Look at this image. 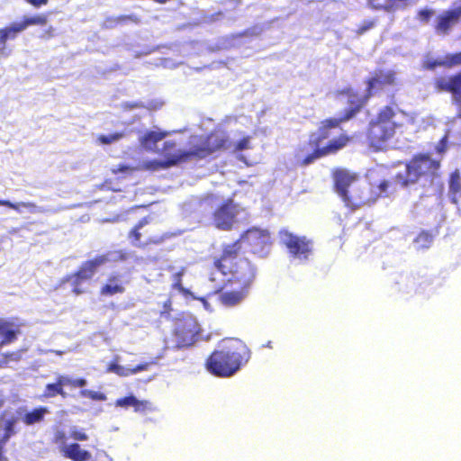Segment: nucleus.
I'll list each match as a JSON object with an SVG mask.
<instances>
[{
  "label": "nucleus",
  "mask_w": 461,
  "mask_h": 461,
  "mask_svg": "<svg viewBox=\"0 0 461 461\" xmlns=\"http://www.w3.org/2000/svg\"><path fill=\"white\" fill-rule=\"evenodd\" d=\"M357 115V113L348 105V108L345 109L339 117H330L322 120L318 128V132L312 133L309 136L307 146L312 149V152L304 154L305 146L299 147L296 149L295 158L298 164L302 167H306L319 158L336 154L344 149L351 141V137L346 133H341L331 139L324 146L321 144L324 140L330 137L331 129L340 127L342 123L352 120Z\"/></svg>",
  "instance_id": "obj_1"
},
{
  "label": "nucleus",
  "mask_w": 461,
  "mask_h": 461,
  "mask_svg": "<svg viewBox=\"0 0 461 461\" xmlns=\"http://www.w3.org/2000/svg\"><path fill=\"white\" fill-rule=\"evenodd\" d=\"M235 250L230 248L226 250L223 258H217L213 261L214 267L223 276H228L229 282L239 285L238 290L223 292L219 296L220 303L227 307L239 304L247 295L249 288L256 277V267L249 260H241L240 265L230 263V258Z\"/></svg>",
  "instance_id": "obj_2"
},
{
  "label": "nucleus",
  "mask_w": 461,
  "mask_h": 461,
  "mask_svg": "<svg viewBox=\"0 0 461 461\" xmlns=\"http://www.w3.org/2000/svg\"><path fill=\"white\" fill-rule=\"evenodd\" d=\"M251 357V350L239 339H230L218 349L213 350L205 360L206 370L217 377L234 375Z\"/></svg>",
  "instance_id": "obj_3"
},
{
  "label": "nucleus",
  "mask_w": 461,
  "mask_h": 461,
  "mask_svg": "<svg viewBox=\"0 0 461 461\" xmlns=\"http://www.w3.org/2000/svg\"><path fill=\"white\" fill-rule=\"evenodd\" d=\"M408 113L396 104H386L380 108L372 119L366 131L368 146L375 151L386 149L396 133L403 127L399 117H407Z\"/></svg>",
  "instance_id": "obj_4"
},
{
  "label": "nucleus",
  "mask_w": 461,
  "mask_h": 461,
  "mask_svg": "<svg viewBox=\"0 0 461 461\" xmlns=\"http://www.w3.org/2000/svg\"><path fill=\"white\" fill-rule=\"evenodd\" d=\"M230 139L223 134H211L204 143L195 146L191 150L177 149V143L174 140L164 141L159 155L168 167L187 162L193 158H205L213 152L230 148Z\"/></svg>",
  "instance_id": "obj_5"
},
{
  "label": "nucleus",
  "mask_w": 461,
  "mask_h": 461,
  "mask_svg": "<svg viewBox=\"0 0 461 461\" xmlns=\"http://www.w3.org/2000/svg\"><path fill=\"white\" fill-rule=\"evenodd\" d=\"M332 178L335 192L345 206L351 211H357L375 203V196L369 195V184L361 181L357 174L339 168L333 172Z\"/></svg>",
  "instance_id": "obj_6"
},
{
  "label": "nucleus",
  "mask_w": 461,
  "mask_h": 461,
  "mask_svg": "<svg viewBox=\"0 0 461 461\" xmlns=\"http://www.w3.org/2000/svg\"><path fill=\"white\" fill-rule=\"evenodd\" d=\"M245 244L248 251L258 258H267L271 251L273 246V239L270 231L267 229L259 227H250L244 230L240 238L230 244L223 245L221 254L219 258H223L226 250L232 248L235 250V255L230 259L233 265H240L241 260H249L245 258H240L239 254L241 249L240 244Z\"/></svg>",
  "instance_id": "obj_7"
},
{
  "label": "nucleus",
  "mask_w": 461,
  "mask_h": 461,
  "mask_svg": "<svg viewBox=\"0 0 461 461\" xmlns=\"http://www.w3.org/2000/svg\"><path fill=\"white\" fill-rule=\"evenodd\" d=\"M366 91L364 95H360L357 90L352 87H345L337 90L336 96H346L347 104L349 105L357 114L366 106L368 100L377 92L393 86L396 83V73L392 69H375L366 81Z\"/></svg>",
  "instance_id": "obj_8"
},
{
  "label": "nucleus",
  "mask_w": 461,
  "mask_h": 461,
  "mask_svg": "<svg viewBox=\"0 0 461 461\" xmlns=\"http://www.w3.org/2000/svg\"><path fill=\"white\" fill-rule=\"evenodd\" d=\"M440 167V162L433 159L428 154L414 156L406 163L405 173L395 175V182L401 187L415 184L422 176H435Z\"/></svg>",
  "instance_id": "obj_9"
},
{
  "label": "nucleus",
  "mask_w": 461,
  "mask_h": 461,
  "mask_svg": "<svg viewBox=\"0 0 461 461\" xmlns=\"http://www.w3.org/2000/svg\"><path fill=\"white\" fill-rule=\"evenodd\" d=\"M149 222V217H143L129 230L127 238L132 247L145 249L151 246H158L173 236L169 232L151 233L148 229H145Z\"/></svg>",
  "instance_id": "obj_10"
},
{
  "label": "nucleus",
  "mask_w": 461,
  "mask_h": 461,
  "mask_svg": "<svg viewBox=\"0 0 461 461\" xmlns=\"http://www.w3.org/2000/svg\"><path fill=\"white\" fill-rule=\"evenodd\" d=\"M48 23L46 14H35L24 16L22 21L13 23L0 29V57L7 58L11 54V49L7 46L8 40H14L19 32H23L29 26H44Z\"/></svg>",
  "instance_id": "obj_11"
},
{
  "label": "nucleus",
  "mask_w": 461,
  "mask_h": 461,
  "mask_svg": "<svg viewBox=\"0 0 461 461\" xmlns=\"http://www.w3.org/2000/svg\"><path fill=\"white\" fill-rule=\"evenodd\" d=\"M238 213V204L232 198H228L213 211V224L219 230H230L236 222Z\"/></svg>",
  "instance_id": "obj_12"
},
{
  "label": "nucleus",
  "mask_w": 461,
  "mask_h": 461,
  "mask_svg": "<svg viewBox=\"0 0 461 461\" xmlns=\"http://www.w3.org/2000/svg\"><path fill=\"white\" fill-rule=\"evenodd\" d=\"M282 242L289 254L300 259H308L312 252V243L305 236H297L287 230L282 232Z\"/></svg>",
  "instance_id": "obj_13"
},
{
  "label": "nucleus",
  "mask_w": 461,
  "mask_h": 461,
  "mask_svg": "<svg viewBox=\"0 0 461 461\" xmlns=\"http://www.w3.org/2000/svg\"><path fill=\"white\" fill-rule=\"evenodd\" d=\"M432 85L436 92L451 93L457 103L461 102V69L451 75L436 77Z\"/></svg>",
  "instance_id": "obj_14"
},
{
  "label": "nucleus",
  "mask_w": 461,
  "mask_h": 461,
  "mask_svg": "<svg viewBox=\"0 0 461 461\" xmlns=\"http://www.w3.org/2000/svg\"><path fill=\"white\" fill-rule=\"evenodd\" d=\"M23 326L18 318H0V348L16 341Z\"/></svg>",
  "instance_id": "obj_15"
},
{
  "label": "nucleus",
  "mask_w": 461,
  "mask_h": 461,
  "mask_svg": "<svg viewBox=\"0 0 461 461\" xmlns=\"http://www.w3.org/2000/svg\"><path fill=\"white\" fill-rule=\"evenodd\" d=\"M175 335L178 348H188L198 339L199 329L195 322L184 321L178 324Z\"/></svg>",
  "instance_id": "obj_16"
},
{
  "label": "nucleus",
  "mask_w": 461,
  "mask_h": 461,
  "mask_svg": "<svg viewBox=\"0 0 461 461\" xmlns=\"http://www.w3.org/2000/svg\"><path fill=\"white\" fill-rule=\"evenodd\" d=\"M461 18V6L444 11L436 18L434 26L435 32L440 35H447L451 28L456 25Z\"/></svg>",
  "instance_id": "obj_17"
},
{
  "label": "nucleus",
  "mask_w": 461,
  "mask_h": 461,
  "mask_svg": "<svg viewBox=\"0 0 461 461\" xmlns=\"http://www.w3.org/2000/svg\"><path fill=\"white\" fill-rule=\"evenodd\" d=\"M108 260L107 255H98L92 259L83 262L75 274L85 281L91 280L98 267L105 264Z\"/></svg>",
  "instance_id": "obj_18"
},
{
  "label": "nucleus",
  "mask_w": 461,
  "mask_h": 461,
  "mask_svg": "<svg viewBox=\"0 0 461 461\" xmlns=\"http://www.w3.org/2000/svg\"><path fill=\"white\" fill-rule=\"evenodd\" d=\"M125 292L122 276L118 274H112L108 276L106 283L100 288V294L103 296H112Z\"/></svg>",
  "instance_id": "obj_19"
},
{
  "label": "nucleus",
  "mask_w": 461,
  "mask_h": 461,
  "mask_svg": "<svg viewBox=\"0 0 461 461\" xmlns=\"http://www.w3.org/2000/svg\"><path fill=\"white\" fill-rule=\"evenodd\" d=\"M139 23L140 18L136 14H121L106 17L104 21L103 27L112 30L128 24H138Z\"/></svg>",
  "instance_id": "obj_20"
},
{
  "label": "nucleus",
  "mask_w": 461,
  "mask_h": 461,
  "mask_svg": "<svg viewBox=\"0 0 461 461\" xmlns=\"http://www.w3.org/2000/svg\"><path fill=\"white\" fill-rule=\"evenodd\" d=\"M66 385V375H59L55 383L46 384L42 397L49 399L60 395L62 398H66L67 393L64 391Z\"/></svg>",
  "instance_id": "obj_21"
},
{
  "label": "nucleus",
  "mask_w": 461,
  "mask_h": 461,
  "mask_svg": "<svg viewBox=\"0 0 461 461\" xmlns=\"http://www.w3.org/2000/svg\"><path fill=\"white\" fill-rule=\"evenodd\" d=\"M64 456L71 459L72 461H88L92 458L89 451L84 450L80 447L78 443H72L63 447Z\"/></svg>",
  "instance_id": "obj_22"
},
{
  "label": "nucleus",
  "mask_w": 461,
  "mask_h": 461,
  "mask_svg": "<svg viewBox=\"0 0 461 461\" xmlns=\"http://www.w3.org/2000/svg\"><path fill=\"white\" fill-rule=\"evenodd\" d=\"M399 185L395 182V176L393 180H382L377 185L375 190H372L369 187L368 193L370 196H375V202L381 197H386L391 193L395 191L394 186Z\"/></svg>",
  "instance_id": "obj_23"
},
{
  "label": "nucleus",
  "mask_w": 461,
  "mask_h": 461,
  "mask_svg": "<svg viewBox=\"0 0 461 461\" xmlns=\"http://www.w3.org/2000/svg\"><path fill=\"white\" fill-rule=\"evenodd\" d=\"M149 363H141L132 368H129L120 366L117 363H111L107 367V371L113 372L120 376H129L139 372L145 371L149 368Z\"/></svg>",
  "instance_id": "obj_24"
},
{
  "label": "nucleus",
  "mask_w": 461,
  "mask_h": 461,
  "mask_svg": "<svg viewBox=\"0 0 461 461\" xmlns=\"http://www.w3.org/2000/svg\"><path fill=\"white\" fill-rule=\"evenodd\" d=\"M48 412H49V410L47 407L41 406V407L33 409L31 411L26 412L23 416L22 420L27 426H31L35 423H40L44 420V416Z\"/></svg>",
  "instance_id": "obj_25"
},
{
  "label": "nucleus",
  "mask_w": 461,
  "mask_h": 461,
  "mask_svg": "<svg viewBox=\"0 0 461 461\" xmlns=\"http://www.w3.org/2000/svg\"><path fill=\"white\" fill-rule=\"evenodd\" d=\"M84 282V279L79 278L78 276H76L75 273H72L63 276L59 281V285L70 283L73 294L79 295L86 292V289L83 287Z\"/></svg>",
  "instance_id": "obj_26"
},
{
  "label": "nucleus",
  "mask_w": 461,
  "mask_h": 461,
  "mask_svg": "<svg viewBox=\"0 0 461 461\" xmlns=\"http://www.w3.org/2000/svg\"><path fill=\"white\" fill-rule=\"evenodd\" d=\"M25 348H20L14 351L5 352L0 355V368H7L11 363H18L23 357Z\"/></svg>",
  "instance_id": "obj_27"
},
{
  "label": "nucleus",
  "mask_w": 461,
  "mask_h": 461,
  "mask_svg": "<svg viewBox=\"0 0 461 461\" xmlns=\"http://www.w3.org/2000/svg\"><path fill=\"white\" fill-rule=\"evenodd\" d=\"M449 193L453 196L452 201L456 203V195L461 194V176L457 170L454 171L449 177Z\"/></svg>",
  "instance_id": "obj_28"
},
{
  "label": "nucleus",
  "mask_w": 461,
  "mask_h": 461,
  "mask_svg": "<svg viewBox=\"0 0 461 461\" xmlns=\"http://www.w3.org/2000/svg\"><path fill=\"white\" fill-rule=\"evenodd\" d=\"M168 168L167 165L165 164L163 159L158 160V159H152L144 161L137 166V171L140 170H149V171H156L159 169Z\"/></svg>",
  "instance_id": "obj_29"
},
{
  "label": "nucleus",
  "mask_w": 461,
  "mask_h": 461,
  "mask_svg": "<svg viewBox=\"0 0 461 461\" xmlns=\"http://www.w3.org/2000/svg\"><path fill=\"white\" fill-rule=\"evenodd\" d=\"M0 205H4V206H6L10 209H13L16 212H20L22 208H26L28 209L29 211L31 212H34L37 208L36 204L34 203H31V202H21V203H12L8 200H1L0 199Z\"/></svg>",
  "instance_id": "obj_30"
},
{
  "label": "nucleus",
  "mask_w": 461,
  "mask_h": 461,
  "mask_svg": "<svg viewBox=\"0 0 461 461\" xmlns=\"http://www.w3.org/2000/svg\"><path fill=\"white\" fill-rule=\"evenodd\" d=\"M185 275V268L182 267L180 270L173 273L172 275V285L171 288L174 290H177L183 294H186L188 293V290L185 289L182 285V278Z\"/></svg>",
  "instance_id": "obj_31"
},
{
  "label": "nucleus",
  "mask_w": 461,
  "mask_h": 461,
  "mask_svg": "<svg viewBox=\"0 0 461 461\" xmlns=\"http://www.w3.org/2000/svg\"><path fill=\"white\" fill-rule=\"evenodd\" d=\"M433 237L429 231L422 230L414 239V243L419 249H427L430 246Z\"/></svg>",
  "instance_id": "obj_32"
},
{
  "label": "nucleus",
  "mask_w": 461,
  "mask_h": 461,
  "mask_svg": "<svg viewBox=\"0 0 461 461\" xmlns=\"http://www.w3.org/2000/svg\"><path fill=\"white\" fill-rule=\"evenodd\" d=\"M165 137V132L150 131L145 133V135L141 138V143L147 146L150 144H156Z\"/></svg>",
  "instance_id": "obj_33"
},
{
  "label": "nucleus",
  "mask_w": 461,
  "mask_h": 461,
  "mask_svg": "<svg viewBox=\"0 0 461 461\" xmlns=\"http://www.w3.org/2000/svg\"><path fill=\"white\" fill-rule=\"evenodd\" d=\"M445 68H452L461 66V51L448 53L444 56Z\"/></svg>",
  "instance_id": "obj_34"
},
{
  "label": "nucleus",
  "mask_w": 461,
  "mask_h": 461,
  "mask_svg": "<svg viewBox=\"0 0 461 461\" xmlns=\"http://www.w3.org/2000/svg\"><path fill=\"white\" fill-rule=\"evenodd\" d=\"M123 137L124 133L122 131H116L108 135H98L97 141L103 145H109L122 139Z\"/></svg>",
  "instance_id": "obj_35"
},
{
  "label": "nucleus",
  "mask_w": 461,
  "mask_h": 461,
  "mask_svg": "<svg viewBox=\"0 0 461 461\" xmlns=\"http://www.w3.org/2000/svg\"><path fill=\"white\" fill-rule=\"evenodd\" d=\"M81 397L88 398L92 401H105L106 395L104 393L83 389L79 392Z\"/></svg>",
  "instance_id": "obj_36"
},
{
  "label": "nucleus",
  "mask_w": 461,
  "mask_h": 461,
  "mask_svg": "<svg viewBox=\"0 0 461 461\" xmlns=\"http://www.w3.org/2000/svg\"><path fill=\"white\" fill-rule=\"evenodd\" d=\"M137 171V166L131 167L125 164H120L111 168V172L113 175H119V174H131L133 172Z\"/></svg>",
  "instance_id": "obj_37"
},
{
  "label": "nucleus",
  "mask_w": 461,
  "mask_h": 461,
  "mask_svg": "<svg viewBox=\"0 0 461 461\" xmlns=\"http://www.w3.org/2000/svg\"><path fill=\"white\" fill-rule=\"evenodd\" d=\"M249 149H251L250 137L246 136L234 144L232 150L233 152H240Z\"/></svg>",
  "instance_id": "obj_38"
},
{
  "label": "nucleus",
  "mask_w": 461,
  "mask_h": 461,
  "mask_svg": "<svg viewBox=\"0 0 461 461\" xmlns=\"http://www.w3.org/2000/svg\"><path fill=\"white\" fill-rule=\"evenodd\" d=\"M132 407L136 412H146L147 411L151 410V404L149 401H140L137 398H135V402Z\"/></svg>",
  "instance_id": "obj_39"
},
{
  "label": "nucleus",
  "mask_w": 461,
  "mask_h": 461,
  "mask_svg": "<svg viewBox=\"0 0 461 461\" xmlns=\"http://www.w3.org/2000/svg\"><path fill=\"white\" fill-rule=\"evenodd\" d=\"M135 398L136 397L134 395H128V396L117 399L115 401V406L124 407V408H127L130 406L132 407L133 403L135 402Z\"/></svg>",
  "instance_id": "obj_40"
},
{
  "label": "nucleus",
  "mask_w": 461,
  "mask_h": 461,
  "mask_svg": "<svg viewBox=\"0 0 461 461\" xmlns=\"http://www.w3.org/2000/svg\"><path fill=\"white\" fill-rule=\"evenodd\" d=\"M424 68L434 70L436 68H445L444 58L442 59H428L424 62Z\"/></svg>",
  "instance_id": "obj_41"
},
{
  "label": "nucleus",
  "mask_w": 461,
  "mask_h": 461,
  "mask_svg": "<svg viewBox=\"0 0 461 461\" xmlns=\"http://www.w3.org/2000/svg\"><path fill=\"white\" fill-rule=\"evenodd\" d=\"M375 25V21H364L362 23H360L356 30V33L357 35H362L368 30L372 29Z\"/></svg>",
  "instance_id": "obj_42"
},
{
  "label": "nucleus",
  "mask_w": 461,
  "mask_h": 461,
  "mask_svg": "<svg viewBox=\"0 0 461 461\" xmlns=\"http://www.w3.org/2000/svg\"><path fill=\"white\" fill-rule=\"evenodd\" d=\"M433 14L434 11L428 8L420 9L417 14L419 20L422 23H428Z\"/></svg>",
  "instance_id": "obj_43"
},
{
  "label": "nucleus",
  "mask_w": 461,
  "mask_h": 461,
  "mask_svg": "<svg viewBox=\"0 0 461 461\" xmlns=\"http://www.w3.org/2000/svg\"><path fill=\"white\" fill-rule=\"evenodd\" d=\"M66 383L68 386L71 387H84L86 385V380L85 378H77L72 379L68 376H66Z\"/></svg>",
  "instance_id": "obj_44"
},
{
  "label": "nucleus",
  "mask_w": 461,
  "mask_h": 461,
  "mask_svg": "<svg viewBox=\"0 0 461 461\" xmlns=\"http://www.w3.org/2000/svg\"><path fill=\"white\" fill-rule=\"evenodd\" d=\"M70 438L77 441H85L88 439V436L84 430L77 429L76 428L70 431Z\"/></svg>",
  "instance_id": "obj_45"
},
{
  "label": "nucleus",
  "mask_w": 461,
  "mask_h": 461,
  "mask_svg": "<svg viewBox=\"0 0 461 461\" xmlns=\"http://www.w3.org/2000/svg\"><path fill=\"white\" fill-rule=\"evenodd\" d=\"M66 440H67V436H66L65 431L58 430L54 433L53 442L55 444H65Z\"/></svg>",
  "instance_id": "obj_46"
},
{
  "label": "nucleus",
  "mask_w": 461,
  "mask_h": 461,
  "mask_svg": "<svg viewBox=\"0 0 461 461\" xmlns=\"http://www.w3.org/2000/svg\"><path fill=\"white\" fill-rule=\"evenodd\" d=\"M172 312V301L171 299H167L163 303V310L160 312V316L168 317L170 312Z\"/></svg>",
  "instance_id": "obj_47"
},
{
  "label": "nucleus",
  "mask_w": 461,
  "mask_h": 461,
  "mask_svg": "<svg viewBox=\"0 0 461 461\" xmlns=\"http://www.w3.org/2000/svg\"><path fill=\"white\" fill-rule=\"evenodd\" d=\"M14 420H9L6 421L5 428V433L4 435L5 440H7L9 438V437L14 433Z\"/></svg>",
  "instance_id": "obj_48"
},
{
  "label": "nucleus",
  "mask_w": 461,
  "mask_h": 461,
  "mask_svg": "<svg viewBox=\"0 0 461 461\" xmlns=\"http://www.w3.org/2000/svg\"><path fill=\"white\" fill-rule=\"evenodd\" d=\"M27 4L39 8L42 5H46L49 0H24Z\"/></svg>",
  "instance_id": "obj_49"
},
{
  "label": "nucleus",
  "mask_w": 461,
  "mask_h": 461,
  "mask_svg": "<svg viewBox=\"0 0 461 461\" xmlns=\"http://www.w3.org/2000/svg\"><path fill=\"white\" fill-rule=\"evenodd\" d=\"M449 94H450V95H451V96H452V101H453V103H454L456 105L459 106V108H458V110H457L456 117H457L458 119H460V120H461V102H460V103H457V102L456 101L455 97H454V95H452L451 93H449Z\"/></svg>",
  "instance_id": "obj_50"
},
{
  "label": "nucleus",
  "mask_w": 461,
  "mask_h": 461,
  "mask_svg": "<svg viewBox=\"0 0 461 461\" xmlns=\"http://www.w3.org/2000/svg\"><path fill=\"white\" fill-rule=\"evenodd\" d=\"M0 461H6V458L4 456L3 453V447L0 446Z\"/></svg>",
  "instance_id": "obj_51"
},
{
  "label": "nucleus",
  "mask_w": 461,
  "mask_h": 461,
  "mask_svg": "<svg viewBox=\"0 0 461 461\" xmlns=\"http://www.w3.org/2000/svg\"><path fill=\"white\" fill-rule=\"evenodd\" d=\"M53 32H54V29H53L52 27H50V28L48 29V31H47V32H48L50 36H52V35H53Z\"/></svg>",
  "instance_id": "obj_52"
},
{
  "label": "nucleus",
  "mask_w": 461,
  "mask_h": 461,
  "mask_svg": "<svg viewBox=\"0 0 461 461\" xmlns=\"http://www.w3.org/2000/svg\"><path fill=\"white\" fill-rule=\"evenodd\" d=\"M5 405V400L0 399V409Z\"/></svg>",
  "instance_id": "obj_53"
},
{
  "label": "nucleus",
  "mask_w": 461,
  "mask_h": 461,
  "mask_svg": "<svg viewBox=\"0 0 461 461\" xmlns=\"http://www.w3.org/2000/svg\"><path fill=\"white\" fill-rule=\"evenodd\" d=\"M460 6H461V5H460Z\"/></svg>",
  "instance_id": "obj_54"
}]
</instances>
